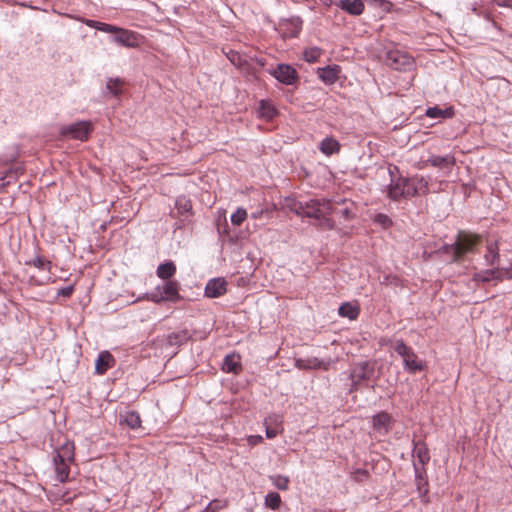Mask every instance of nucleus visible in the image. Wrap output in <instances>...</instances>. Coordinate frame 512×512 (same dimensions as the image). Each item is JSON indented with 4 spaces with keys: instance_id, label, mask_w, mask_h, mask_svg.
Wrapping results in <instances>:
<instances>
[{
    "instance_id": "obj_1",
    "label": "nucleus",
    "mask_w": 512,
    "mask_h": 512,
    "mask_svg": "<svg viewBox=\"0 0 512 512\" xmlns=\"http://www.w3.org/2000/svg\"><path fill=\"white\" fill-rule=\"evenodd\" d=\"M288 207L299 216L320 219L327 214L336 212L331 202L325 199H311L307 202L290 201Z\"/></svg>"
},
{
    "instance_id": "obj_2",
    "label": "nucleus",
    "mask_w": 512,
    "mask_h": 512,
    "mask_svg": "<svg viewBox=\"0 0 512 512\" xmlns=\"http://www.w3.org/2000/svg\"><path fill=\"white\" fill-rule=\"evenodd\" d=\"M481 238L468 232H459L453 245L454 259L460 261L466 253L473 252Z\"/></svg>"
},
{
    "instance_id": "obj_3",
    "label": "nucleus",
    "mask_w": 512,
    "mask_h": 512,
    "mask_svg": "<svg viewBox=\"0 0 512 512\" xmlns=\"http://www.w3.org/2000/svg\"><path fill=\"white\" fill-rule=\"evenodd\" d=\"M394 351L402 357L404 368L410 373H416L423 370L424 366L421 360L418 359L417 355L408 347L403 341L398 340L395 342Z\"/></svg>"
},
{
    "instance_id": "obj_4",
    "label": "nucleus",
    "mask_w": 512,
    "mask_h": 512,
    "mask_svg": "<svg viewBox=\"0 0 512 512\" xmlns=\"http://www.w3.org/2000/svg\"><path fill=\"white\" fill-rule=\"evenodd\" d=\"M374 364L364 361L355 364L350 372L351 390L357 389L363 382L369 381L374 375Z\"/></svg>"
},
{
    "instance_id": "obj_5",
    "label": "nucleus",
    "mask_w": 512,
    "mask_h": 512,
    "mask_svg": "<svg viewBox=\"0 0 512 512\" xmlns=\"http://www.w3.org/2000/svg\"><path fill=\"white\" fill-rule=\"evenodd\" d=\"M413 456L416 457V459H417L416 461H414L413 465H414L415 475L418 480V489L421 490V484L423 481V473L425 472L424 465L426 463H428L430 460L429 451H428V448L426 447V445L421 442L415 443L414 449H413Z\"/></svg>"
},
{
    "instance_id": "obj_6",
    "label": "nucleus",
    "mask_w": 512,
    "mask_h": 512,
    "mask_svg": "<svg viewBox=\"0 0 512 512\" xmlns=\"http://www.w3.org/2000/svg\"><path fill=\"white\" fill-rule=\"evenodd\" d=\"M385 61L388 66L395 70H409L414 65L413 58L406 52L398 49L388 51Z\"/></svg>"
},
{
    "instance_id": "obj_7",
    "label": "nucleus",
    "mask_w": 512,
    "mask_h": 512,
    "mask_svg": "<svg viewBox=\"0 0 512 512\" xmlns=\"http://www.w3.org/2000/svg\"><path fill=\"white\" fill-rule=\"evenodd\" d=\"M91 124L86 121H80L71 125H67L61 128V134L63 136H70L73 139L84 141L88 138L91 132Z\"/></svg>"
},
{
    "instance_id": "obj_8",
    "label": "nucleus",
    "mask_w": 512,
    "mask_h": 512,
    "mask_svg": "<svg viewBox=\"0 0 512 512\" xmlns=\"http://www.w3.org/2000/svg\"><path fill=\"white\" fill-rule=\"evenodd\" d=\"M271 74L285 85H292L297 80V71L288 64H279Z\"/></svg>"
},
{
    "instance_id": "obj_9",
    "label": "nucleus",
    "mask_w": 512,
    "mask_h": 512,
    "mask_svg": "<svg viewBox=\"0 0 512 512\" xmlns=\"http://www.w3.org/2000/svg\"><path fill=\"white\" fill-rule=\"evenodd\" d=\"M180 300H182V297L179 294V283L172 280H162V303H176Z\"/></svg>"
},
{
    "instance_id": "obj_10",
    "label": "nucleus",
    "mask_w": 512,
    "mask_h": 512,
    "mask_svg": "<svg viewBox=\"0 0 512 512\" xmlns=\"http://www.w3.org/2000/svg\"><path fill=\"white\" fill-rule=\"evenodd\" d=\"M341 69L338 65L326 66L317 69L318 77L327 85L334 84L339 79Z\"/></svg>"
},
{
    "instance_id": "obj_11",
    "label": "nucleus",
    "mask_w": 512,
    "mask_h": 512,
    "mask_svg": "<svg viewBox=\"0 0 512 512\" xmlns=\"http://www.w3.org/2000/svg\"><path fill=\"white\" fill-rule=\"evenodd\" d=\"M226 281L222 278L211 279L205 287V295L209 298H216L226 292Z\"/></svg>"
},
{
    "instance_id": "obj_12",
    "label": "nucleus",
    "mask_w": 512,
    "mask_h": 512,
    "mask_svg": "<svg viewBox=\"0 0 512 512\" xmlns=\"http://www.w3.org/2000/svg\"><path fill=\"white\" fill-rule=\"evenodd\" d=\"M336 6L353 16L361 15L365 7L362 0H339Z\"/></svg>"
},
{
    "instance_id": "obj_13",
    "label": "nucleus",
    "mask_w": 512,
    "mask_h": 512,
    "mask_svg": "<svg viewBox=\"0 0 512 512\" xmlns=\"http://www.w3.org/2000/svg\"><path fill=\"white\" fill-rule=\"evenodd\" d=\"M373 427L380 434H386L391 429L392 419L386 412H381L373 417Z\"/></svg>"
},
{
    "instance_id": "obj_14",
    "label": "nucleus",
    "mask_w": 512,
    "mask_h": 512,
    "mask_svg": "<svg viewBox=\"0 0 512 512\" xmlns=\"http://www.w3.org/2000/svg\"><path fill=\"white\" fill-rule=\"evenodd\" d=\"M455 164V157L451 154L445 156L433 155L425 161V165H431L441 169H451Z\"/></svg>"
},
{
    "instance_id": "obj_15",
    "label": "nucleus",
    "mask_w": 512,
    "mask_h": 512,
    "mask_svg": "<svg viewBox=\"0 0 512 512\" xmlns=\"http://www.w3.org/2000/svg\"><path fill=\"white\" fill-rule=\"evenodd\" d=\"M329 365H330L329 361L328 362H323V361L319 360L316 357H311V358H307V359H297L295 361V366L298 369H305V370H308V369H319V368H323L324 370H328Z\"/></svg>"
},
{
    "instance_id": "obj_16",
    "label": "nucleus",
    "mask_w": 512,
    "mask_h": 512,
    "mask_svg": "<svg viewBox=\"0 0 512 512\" xmlns=\"http://www.w3.org/2000/svg\"><path fill=\"white\" fill-rule=\"evenodd\" d=\"M114 364L113 356L107 352H101L96 360L95 369L98 374H104Z\"/></svg>"
},
{
    "instance_id": "obj_17",
    "label": "nucleus",
    "mask_w": 512,
    "mask_h": 512,
    "mask_svg": "<svg viewBox=\"0 0 512 512\" xmlns=\"http://www.w3.org/2000/svg\"><path fill=\"white\" fill-rule=\"evenodd\" d=\"M53 458L58 461L72 462L74 460V445L70 442L64 443L56 450Z\"/></svg>"
},
{
    "instance_id": "obj_18",
    "label": "nucleus",
    "mask_w": 512,
    "mask_h": 512,
    "mask_svg": "<svg viewBox=\"0 0 512 512\" xmlns=\"http://www.w3.org/2000/svg\"><path fill=\"white\" fill-rule=\"evenodd\" d=\"M53 463L55 467V472L57 479L64 483L68 477H69V462L66 461H58L57 459L53 458Z\"/></svg>"
},
{
    "instance_id": "obj_19",
    "label": "nucleus",
    "mask_w": 512,
    "mask_h": 512,
    "mask_svg": "<svg viewBox=\"0 0 512 512\" xmlns=\"http://www.w3.org/2000/svg\"><path fill=\"white\" fill-rule=\"evenodd\" d=\"M340 149V145L337 140L331 137H327L322 140L320 144V150L325 155H332L338 152Z\"/></svg>"
},
{
    "instance_id": "obj_20",
    "label": "nucleus",
    "mask_w": 512,
    "mask_h": 512,
    "mask_svg": "<svg viewBox=\"0 0 512 512\" xmlns=\"http://www.w3.org/2000/svg\"><path fill=\"white\" fill-rule=\"evenodd\" d=\"M187 339V333L183 330L169 333L166 337V344L171 347H177Z\"/></svg>"
},
{
    "instance_id": "obj_21",
    "label": "nucleus",
    "mask_w": 512,
    "mask_h": 512,
    "mask_svg": "<svg viewBox=\"0 0 512 512\" xmlns=\"http://www.w3.org/2000/svg\"><path fill=\"white\" fill-rule=\"evenodd\" d=\"M117 35L115 36V40L125 46H133L136 42V37L132 32L127 30L119 29L116 30Z\"/></svg>"
},
{
    "instance_id": "obj_22",
    "label": "nucleus",
    "mask_w": 512,
    "mask_h": 512,
    "mask_svg": "<svg viewBox=\"0 0 512 512\" xmlns=\"http://www.w3.org/2000/svg\"><path fill=\"white\" fill-rule=\"evenodd\" d=\"M222 368L225 372L237 373L240 369L239 357L235 355H227L223 361Z\"/></svg>"
},
{
    "instance_id": "obj_23",
    "label": "nucleus",
    "mask_w": 512,
    "mask_h": 512,
    "mask_svg": "<svg viewBox=\"0 0 512 512\" xmlns=\"http://www.w3.org/2000/svg\"><path fill=\"white\" fill-rule=\"evenodd\" d=\"M120 423H125L130 428L136 429L140 426L141 420L137 412L130 411L127 412L125 415L121 416Z\"/></svg>"
},
{
    "instance_id": "obj_24",
    "label": "nucleus",
    "mask_w": 512,
    "mask_h": 512,
    "mask_svg": "<svg viewBox=\"0 0 512 512\" xmlns=\"http://www.w3.org/2000/svg\"><path fill=\"white\" fill-rule=\"evenodd\" d=\"M258 113L261 117L270 120L276 115V110L269 101L261 100Z\"/></svg>"
},
{
    "instance_id": "obj_25",
    "label": "nucleus",
    "mask_w": 512,
    "mask_h": 512,
    "mask_svg": "<svg viewBox=\"0 0 512 512\" xmlns=\"http://www.w3.org/2000/svg\"><path fill=\"white\" fill-rule=\"evenodd\" d=\"M485 260L488 265H494L499 262V249L496 242L487 246Z\"/></svg>"
},
{
    "instance_id": "obj_26",
    "label": "nucleus",
    "mask_w": 512,
    "mask_h": 512,
    "mask_svg": "<svg viewBox=\"0 0 512 512\" xmlns=\"http://www.w3.org/2000/svg\"><path fill=\"white\" fill-rule=\"evenodd\" d=\"M426 115L430 118H450L453 116V110L452 108L431 107L427 109Z\"/></svg>"
},
{
    "instance_id": "obj_27",
    "label": "nucleus",
    "mask_w": 512,
    "mask_h": 512,
    "mask_svg": "<svg viewBox=\"0 0 512 512\" xmlns=\"http://www.w3.org/2000/svg\"><path fill=\"white\" fill-rule=\"evenodd\" d=\"M358 314V308L350 303H344L339 307V315L350 320L356 319Z\"/></svg>"
},
{
    "instance_id": "obj_28",
    "label": "nucleus",
    "mask_w": 512,
    "mask_h": 512,
    "mask_svg": "<svg viewBox=\"0 0 512 512\" xmlns=\"http://www.w3.org/2000/svg\"><path fill=\"white\" fill-rule=\"evenodd\" d=\"M123 81L119 78H110L106 84V90L114 96L122 92Z\"/></svg>"
},
{
    "instance_id": "obj_29",
    "label": "nucleus",
    "mask_w": 512,
    "mask_h": 512,
    "mask_svg": "<svg viewBox=\"0 0 512 512\" xmlns=\"http://www.w3.org/2000/svg\"><path fill=\"white\" fill-rule=\"evenodd\" d=\"M404 186L402 178L399 179L395 184L390 186L389 196L394 200L404 197Z\"/></svg>"
},
{
    "instance_id": "obj_30",
    "label": "nucleus",
    "mask_w": 512,
    "mask_h": 512,
    "mask_svg": "<svg viewBox=\"0 0 512 512\" xmlns=\"http://www.w3.org/2000/svg\"><path fill=\"white\" fill-rule=\"evenodd\" d=\"M265 505L273 510H276L281 505V497L276 492H270L265 497Z\"/></svg>"
},
{
    "instance_id": "obj_31",
    "label": "nucleus",
    "mask_w": 512,
    "mask_h": 512,
    "mask_svg": "<svg viewBox=\"0 0 512 512\" xmlns=\"http://www.w3.org/2000/svg\"><path fill=\"white\" fill-rule=\"evenodd\" d=\"M322 54V50L318 47H310L304 50V59L309 63L316 62Z\"/></svg>"
},
{
    "instance_id": "obj_32",
    "label": "nucleus",
    "mask_w": 512,
    "mask_h": 512,
    "mask_svg": "<svg viewBox=\"0 0 512 512\" xmlns=\"http://www.w3.org/2000/svg\"><path fill=\"white\" fill-rule=\"evenodd\" d=\"M270 480L276 488H278L280 490L288 489L289 478L287 476L273 475V476H270Z\"/></svg>"
},
{
    "instance_id": "obj_33",
    "label": "nucleus",
    "mask_w": 512,
    "mask_h": 512,
    "mask_svg": "<svg viewBox=\"0 0 512 512\" xmlns=\"http://www.w3.org/2000/svg\"><path fill=\"white\" fill-rule=\"evenodd\" d=\"M404 186V197H411L417 195V188L415 187V181L413 178L406 179L402 178Z\"/></svg>"
},
{
    "instance_id": "obj_34",
    "label": "nucleus",
    "mask_w": 512,
    "mask_h": 512,
    "mask_svg": "<svg viewBox=\"0 0 512 512\" xmlns=\"http://www.w3.org/2000/svg\"><path fill=\"white\" fill-rule=\"evenodd\" d=\"M247 218V212L243 208H238L231 215V223L235 226H240Z\"/></svg>"
},
{
    "instance_id": "obj_35",
    "label": "nucleus",
    "mask_w": 512,
    "mask_h": 512,
    "mask_svg": "<svg viewBox=\"0 0 512 512\" xmlns=\"http://www.w3.org/2000/svg\"><path fill=\"white\" fill-rule=\"evenodd\" d=\"M176 272V266L173 262L169 261L162 264V280H170Z\"/></svg>"
},
{
    "instance_id": "obj_36",
    "label": "nucleus",
    "mask_w": 512,
    "mask_h": 512,
    "mask_svg": "<svg viewBox=\"0 0 512 512\" xmlns=\"http://www.w3.org/2000/svg\"><path fill=\"white\" fill-rule=\"evenodd\" d=\"M176 208L180 214H186L190 212L192 205L186 198H179L176 201Z\"/></svg>"
},
{
    "instance_id": "obj_37",
    "label": "nucleus",
    "mask_w": 512,
    "mask_h": 512,
    "mask_svg": "<svg viewBox=\"0 0 512 512\" xmlns=\"http://www.w3.org/2000/svg\"><path fill=\"white\" fill-rule=\"evenodd\" d=\"M415 187L417 188L418 194H426L428 192V181L423 177H414Z\"/></svg>"
},
{
    "instance_id": "obj_38",
    "label": "nucleus",
    "mask_w": 512,
    "mask_h": 512,
    "mask_svg": "<svg viewBox=\"0 0 512 512\" xmlns=\"http://www.w3.org/2000/svg\"><path fill=\"white\" fill-rule=\"evenodd\" d=\"M18 169L15 170H8L6 175L2 178H0V181H2V186H7L11 183V180L14 179L17 176Z\"/></svg>"
},
{
    "instance_id": "obj_39",
    "label": "nucleus",
    "mask_w": 512,
    "mask_h": 512,
    "mask_svg": "<svg viewBox=\"0 0 512 512\" xmlns=\"http://www.w3.org/2000/svg\"><path fill=\"white\" fill-rule=\"evenodd\" d=\"M374 220L383 227H388L392 224L391 219L385 214L376 215Z\"/></svg>"
},
{
    "instance_id": "obj_40",
    "label": "nucleus",
    "mask_w": 512,
    "mask_h": 512,
    "mask_svg": "<svg viewBox=\"0 0 512 512\" xmlns=\"http://www.w3.org/2000/svg\"><path fill=\"white\" fill-rule=\"evenodd\" d=\"M30 264H32L34 267L38 269H44L46 266L50 264V262L43 257H36L30 262Z\"/></svg>"
},
{
    "instance_id": "obj_41",
    "label": "nucleus",
    "mask_w": 512,
    "mask_h": 512,
    "mask_svg": "<svg viewBox=\"0 0 512 512\" xmlns=\"http://www.w3.org/2000/svg\"><path fill=\"white\" fill-rule=\"evenodd\" d=\"M95 28L100 31L108 32V33H115L116 30H118V28L113 25H110L107 23H101V22L97 23V26H95Z\"/></svg>"
},
{
    "instance_id": "obj_42",
    "label": "nucleus",
    "mask_w": 512,
    "mask_h": 512,
    "mask_svg": "<svg viewBox=\"0 0 512 512\" xmlns=\"http://www.w3.org/2000/svg\"><path fill=\"white\" fill-rule=\"evenodd\" d=\"M337 212L339 214H341L347 220L352 218L351 210L349 207L342 208V209L338 210Z\"/></svg>"
},
{
    "instance_id": "obj_43",
    "label": "nucleus",
    "mask_w": 512,
    "mask_h": 512,
    "mask_svg": "<svg viewBox=\"0 0 512 512\" xmlns=\"http://www.w3.org/2000/svg\"><path fill=\"white\" fill-rule=\"evenodd\" d=\"M497 5L512 8V0H495Z\"/></svg>"
},
{
    "instance_id": "obj_44",
    "label": "nucleus",
    "mask_w": 512,
    "mask_h": 512,
    "mask_svg": "<svg viewBox=\"0 0 512 512\" xmlns=\"http://www.w3.org/2000/svg\"><path fill=\"white\" fill-rule=\"evenodd\" d=\"M277 435V430L275 429H271V428H266V436L267 438H274L275 436Z\"/></svg>"
},
{
    "instance_id": "obj_45",
    "label": "nucleus",
    "mask_w": 512,
    "mask_h": 512,
    "mask_svg": "<svg viewBox=\"0 0 512 512\" xmlns=\"http://www.w3.org/2000/svg\"><path fill=\"white\" fill-rule=\"evenodd\" d=\"M263 213H264L263 210L253 212V213H251V218L252 219H259L263 215Z\"/></svg>"
},
{
    "instance_id": "obj_46",
    "label": "nucleus",
    "mask_w": 512,
    "mask_h": 512,
    "mask_svg": "<svg viewBox=\"0 0 512 512\" xmlns=\"http://www.w3.org/2000/svg\"><path fill=\"white\" fill-rule=\"evenodd\" d=\"M73 291L72 287H67L62 290V295L64 296H70Z\"/></svg>"
},
{
    "instance_id": "obj_47",
    "label": "nucleus",
    "mask_w": 512,
    "mask_h": 512,
    "mask_svg": "<svg viewBox=\"0 0 512 512\" xmlns=\"http://www.w3.org/2000/svg\"><path fill=\"white\" fill-rule=\"evenodd\" d=\"M97 23H98V22H97V21H94V20H87V21H86V24H87L88 26H90V27H93V28H95V26H97Z\"/></svg>"
},
{
    "instance_id": "obj_48",
    "label": "nucleus",
    "mask_w": 512,
    "mask_h": 512,
    "mask_svg": "<svg viewBox=\"0 0 512 512\" xmlns=\"http://www.w3.org/2000/svg\"><path fill=\"white\" fill-rule=\"evenodd\" d=\"M156 275L160 277V265L156 268Z\"/></svg>"
},
{
    "instance_id": "obj_49",
    "label": "nucleus",
    "mask_w": 512,
    "mask_h": 512,
    "mask_svg": "<svg viewBox=\"0 0 512 512\" xmlns=\"http://www.w3.org/2000/svg\"><path fill=\"white\" fill-rule=\"evenodd\" d=\"M174 354H175V351H171V353H169V356L172 357Z\"/></svg>"
}]
</instances>
